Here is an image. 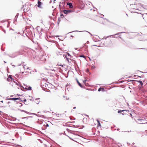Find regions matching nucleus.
I'll return each mask as SVG.
<instances>
[{
	"mask_svg": "<svg viewBox=\"0 0 147 147\" xmlns=\"http://www.w3.org/2000/svg\"><path fill=\"white\" fill-rule=\"evenodd\" d=\"M126 33V32H119L114 35H110V36H108L107 37H103V38L102 39H106L107 38L109 37H111V36H112V38H117V37H116V36H115L116 35H119V34H120V33Z\"/></svg>",
	"mask_w": 147,
	"mask_h": 147,
	"instance_id": "nucleus-1",
	"label": "nucleus"
},
{
	"mask_svg": "<svg viewBox=\"0 0 147 147\" xmlns=\"http://www.w3.org/2000/svg\"><path fill=\"white\" fill-rule=\"evenodd\" d=\"M37 4L38 7L41 8L42 7L41 5L42 4V3L40 2V1H39V0H38Z\"/></svg>",
	"mask_w": 147,
	"mask_h": 147,
	"instance_id": "nucleus-2",
	"label": "nucleus"
},
{
	"mask_svg": "<svg viewBox=\"0 0 147 147\" xmlns=\"http://www.w3.org/2000/svg\"><path fill=\"white\" fill-rule=\"evenodd\" d=\"M72 11L70 10H64L63 11V13L65 14H67L69 13H70Z\"/></svg>",
	"mask_w": 147,
	"mask_h": 147,
	"instance_id": "nucleus-3",
	"label": "nucleus"
},
{
	"mask_svg": "<svg viewBox=\"0 0 147 147\" xmlns=\"http://www.w3.org/2000/svg\"><path fill=\"white\" fill-rule=\"evenodd\" d=\"M67 5L69 6V7L70 8H72L73 7V6L71 3L67 2Z\"/></svg>",
	"mask_w": 147,
	"mask_h": 147,
	"instance_id": "nucleus-4",
	"label": "nucleus"
},
{
	"mask_svg": "<svg viewBox=\"0 0 147 147\" xmlns=\"http://www.w3.org/2000/svg\"><path fill=\"white\" fill-rule=\"evenodd\" d=\"M76 80L79 86H80L81 88H84V86L81 84V83L79 82L77 79L76 78Z\"/></svg>",
	"mask_w": 147,
	"mask_h": 147,
	"instance_id": "nucleus-5",
	"label": "nucleus"
},
{
	"mask_svg": "<svg viewBox=\"0 0 147 147\" xmlns=\"http://www.w3.org/2000/svg\"><path fill=\"white\" fill-rule=\"evenodd\" d=\"M18 15H19V13H17L16 15L15 16V18L14 19V21L13 22L15 24V21H16L17 19L18 16Z\"/></svg>",
	"mask_w": 147,
	"mask_h": 147,
	"instance_id": "nucleus-6",
	"label": "nucleus"
},
{
	"mask_svg": "<svg viewBox=\"0 0 147 147\" xmlns=\"http://www.w3.org/2000/svg\"><path fill=\"white\" fill-rule=\"evenodd\" d=\"M14 101H16V100H19L20 101L23 102L22 100L20 98H14Z\"/></svg>",
	"mask_w": 147,
	"mask_h": 147,
	"instance_id": "nucleus-7",
	"label": "nucleus"
},
{
	"mask_svg": "<svg viewBox=\"0 0 147 147\" xmlns=\"http://www.w3.org/2000/svg\"><path fill=\"white\" fill-rule=\"evenodd\" d=\"M124 111H129V110L127 111V110H119L118 111L117 113H122V112H123Z\"/></svg>",
	"mask_w": 147,
	"mask_h": 147,
	"instance_id": "nucleus-8",
	"label": "nucleus"
},
{
	"mask_svg": "<svg viewBox=\"0 0 147 147\" xmlns=\"http://www.w3.org/2000/svg\"><path fill=\"white\" fill-rule=\"evenodd\" d=\"M30 113L31 114H33V115H36V116H38V117H42V116H43V115H38V114H36V113Z\"/></svg>",
	"mask_w": 147,
	"mask_h": 147,
	"instance_id": "nucleus-9",
	"label": "nucleus"
},
{
	"mask_svg": "<svg viewBox=\"0 0 147 147\" xmlns=\"http://www.w3.org/2000/svg\"><path fill=\"white\" fill-rule=\"evenodd\" d=\"M39 99H40V98H37L36 99H35V100H36L35 102L37 104L39 103V102H40L39 100V101L38 100H39Z\"/></svg>",
	"mask_w": 147,
	"mask_h": 147,
	"instance_id": "nucleus-10",
	"label": "nucleus"
},
{
	"mask_svg": "<svg viewBox=\"0 0 147 147\" xmlns=\"http://www.w3.org/2000/svg\"><path fill=\"white\" fill-rule=\"evenodd\" d=\"M24 84V85L25 86H26L25 87H23L21 85H20V86H21L23 88L27 90V88H28V86H27L26 85H25Z\"/></svg>",
	"mask_w": 147,
	"mask_h": 147,
	"instance_id": "nucleus-11",
	"label": "nucleus"
},
{
	"mask_svg": "<svg viewBox=\"0 0 147 147\" xmlns=\"http://www.w3.org/2000/svg\"><path fill=\"white\" fill-rule=\"evenodd\" d=\"M8 78H9L10 79H11V81H14V79H13L11 77V75H9Z\"/></svg>",
	"mask_w": 147,
	"mask_h": 147,
	"instance_id": "nucleus-12",
	"label": "nucleus"
},
{
	"mask_svg": "<svg viewBox=\"0 0 147 147\" xmlns=\"http://www.w3.org/2000/svg\"><path fill=\"white\" fill-rule=\"evenodd\" d=\"M138 83H139L141 86H142L143 85V82L142 81H141L140 80H139L138 81Z\"/></svg>",
	"mask_w": 147,
	"mask_h": 147,
	"instance_id": "nucleus-13",
	"label": "nucleus"
},
{
	"mask_svg": "<svg viewBox=\"0 0 147 147\" xmlns=\"http://www.w3.org/2000/svg\"><path fill=\"white\" fill-rule=\"evenodd\" d=\"M6 98H7V100H13L14 101V98H9L7 97Z\"/></svg>",
	"mask_w": 147,
	"mask_h": 147,
	"instance_id": "nucleus-14",
	"label": "nucleus"
},
{
	"mask_svg": "<svg viewBox=\"0 0 147 147\" xmlns=\"http://www.w3.org/2000/svg\"><path fill=\"white\" fill-rule=\"evenodd\" d=\"M14 83L16 84L18 86H19L20 87H22L21 86H20V84H19V82L17 83V82H15L14 81Z\"/></svg>",
	"mask_w": 147,
	"mask_h": 147,
	"instance_id": "nucleus-15",
	"label": "nucleus"
},
{
	"mask_svg": "<svg viewBox=\"0 0 147 147\" xmlns=\"http://www.w3.org/2000/svg\"><path fill=\"white\" fill-rule=\"evenodd\" d=\"M101 89H102V91H104V89L103 88H101V87L98 90V91L99 92H100L101 91Z\"/></svg>",
	"mask_w": 147,
	"mask_h": 147,
	"instance_id": "nucleus-16",
	"label": "nucleus"
},
{
	"mask_svg": "<svg viewBox=\"0 0 147 147\" xmlns=\"http://www.w3.org/2000/svg\"><path fill=\"white\" fill-rule=\"evenodd\" d=\"M23 68L24 69H28L29 68L28 67H27V66H26V65H24L23 67Z\"/></svg>",
	"mask_w": 147,
	"mask_h": 147,
	"instance_id": "nucleus-17",
	"label": "nucleus"
},
{
	"mask_svg": "<svg viewBox=\"0 0 147 147\" xmlns=\"http://www.w3.org/2000/svg\"><path fill=\"white\" fill-rule=\"evenodd\" d=\"M32 89V88L30 86H29L27 88V90H31Z\"/></svg>",
	"mask_w": 147,
	"mask_h": 147,
	"instance_id": "nucleus-18",
	"label": "nucleus"
},
{
	"mask_svg": "<svg viewBox=\"0 0 147 147\" xmlns=\"http://www.w3.org/2000/svg\"><path fill=\"white\" fill-rule=\"evenodd\" d=\"M97 122H98V126H100L101 125L100 123V121L98 120H97Z\"/></svg>",
	"mask_w": 147,
	"mask_h": 147,
	"instance_id": "nucleus-19",
	"label": "nucleus"
},
{
	"mask_svg": "<svg viewBox=\"0 0 147 147\" xmlns=\"http://www.w3.org/2000/svg\"><path fill=\"white\" fill-rule=\"evenodd\" d=\"M37 59L38 60H42V58H40V57H38L37 58Z\"/></svg>",
	"mask_w": 147,
	"mask_h": 147,
	"instance_id": "nucleus-20",
	"label": "nucleus"
},
{
	"mask_svg": "<svg viewBox=\"0 0 147 147\" xmlns=\"http://www.w3.org/2000/svg\"><path fill=\"white\" fill-rule=\"evenodd\" d=\"M18 103L19 104V106L20 107H21L23 105L22 103Z\"/></svg>",
	"mask_w": 147,
	"mask_h": 147,
	"instance_id": "nucleus-21",
	"label": "nucleus"
},
{
	"mask_svg": "<svg viewBox=\"0 0 147 147\" xmlns=\"http://www.w3.org/2000/svg\"><path fill=\"white\" fill-rule=\"evenodd\" d=\"M60 18H58V20L57 22V23L58 24V25H59V22L60 21Z\"/></svg>",
	"mask_w": 147,
	"mask_h": 147,
	"instance_id": "nucleus-22",
	"label": "nucleus"
},
{
	"mask_svg": "<svg viewBox=\"0 0 147 147\" xmlns=\"http://www.w3.org/2000/svg\"><path fill=\"white\" fill-rule=\"evenodd\" d=\"M80 57H83L84 58L85 57V56L84 55H80Z\"/></svg>",
	"mask_w": 147,
	"mask_h": 147,
	"instance_id": "nucleus-23",
	"label": "nucleus"
},
{
	"mask_svg": "<svg viewBox=\"0 0 147 147\" xmlns=\"http://www.w3.org/2000/svg\"><path fill=\"white\" fill-rule=\"evenodd\" d=\"M67 55L69 57H71V56L69 53H67Z\"/></svg>",
	"mask_w": 147,
	"mask_h": 147,
	"instance_id": "nucleus-24",
	"label": "nucleus"
},
{
	"mask_svg": "<svg viewBox=\"0 0 147 147\" xmlns=\"http://www.w3.org/2000/svg\"><path fill=\"white\" fill-rule=\"evenodd\" d=\"M87 80H84L83 81V82L85 84V85L86 86H87L86 85V84L85 83L87 81Z\"/></svg>",
	"mask_w": 147,
	"mask_h": 147,
	"instance_id": "nucleus-25",
	"label": "nucleus"
},
{
	"mask_svg": "<svg viewBox=\"0 0 147 147\" xmlns=\"http://www.w3.org/2000/svg\"><path fill=\"white\" fill-rule=\"evenodd\" d=\"M142 6L144 8L146 9H147V7L145 5H142Z\"/></svg>",
	"mask_w": 147,
	"mask_h": 147,
	"instance_id": "nucleus-26",
	"label": "nucleus"
},
{
	"mask_svg": "<svg viewBox=\"0 0 147 147\" xmlns=\"http://www.w3.org/2000/svg\"><path fill=\"white\" fill-rule=\"evenodd\" d=\"M138 120L139 121H140V122H142L141 121H144V119H138Z\"/></svg>",
	"mask_w": 147,
	"mask_h": 147,
	"instance_id": "nucleus-27",
	"label": "nucleus"
},
{
	"mask_svg": "<svg viewBox=\"0 0 147 147\" xmlns=\"http://www.w3.org/2000/svg\"><path fill=\"white\" fill-rule=\"evenodd\" d=\"M29 9H28V8L26 10H25V8L24 9V11H24L25 12H27L29 10Z\"/></svg>",
	"mask_w": 147,
	"mask_h": 147,
	"instance_id": "nucleus-28",
	"label": "nucleus"
},
{
	"mask_svg": "<svg viewBox=\"0 0 147 147\" xmlns=\"http://www.w3.org/2000/svg\"><path fill=\"white\" fill-rule=\"evenodd\" d=\"M66 130L68 132H69L70 131H71V130L69 129H67Z\"/></svg>",
	"mask_w": 147,
	"mask_h": 147,
	"instance_id": "nucleus-29",
	"label": "nucleus"
},
{
	"mask_svg": "<svg viewBox=\"0 0 147 147\" xmlns=\"http://www.w3.org/2000/svg\"><path fill=\"white\" fill-rule=\"evenodd\" d=\"M65 58H66V60L68 61L69 62V58H68V57H67V56H66L65 57Z\"/></svg>",
	"mask_w": 147,
	"mask_h": 147,
	"instance_id": "nucleus-30",
	"label": "nucleus"
},
{
	"mask_svg": "<svg viewBox=\"0 0 147 147\" xmlns=\"http://www.w3.org/2000/svg\"><path fill=\"white\" fill-rule=\"evenodd\" d=\"M70 127H76V126L74 125H72L71 126H70Z\"/></svg>",
	"mask_w": 147,
	"mask_h": 147,
	"instance_id": "nucleus-31",
	"label": "nucleus"
},
{
	"mask_svg": "<svg viewBox=\"0 0 147 147\" xmlns=\"http://www.w3.org/2000/svg\"><path fill=\"white\" fill-rule=\"evenodd\" d=\"M71 131H71H70L69 133H71V134H74L75 135V133H72V131Z\"/></svg>",
	"mask_w": 147,
	"mask_h": 147,
	"instance_id": "nucleus-32",
	"label": "nucleus"
},
{
	"mask_svg": "<svg viewBox=\"0 0 147 147\" xmlns=\"http://www.w3.org/2000/svg\"><path fill=\"white\" fill-rule=\"evenodd\" d=\"M81 127L80 128V129H82L84 127V126L83 125L81 126Z\"/></svg>",
	"mask_w": 147,
	"mask_h": 147,
	"instance_id": "nucleus-33",
	"label": "nucleus"
},
{
	"mask_svg": "<svg viewBox=\"0 0 147 147\" xmlns=\"http://www.w3.org/2000/svg\"><path fill=\"white\" fill-rule=\"evenodd\" d=\"M81 127L80 128V129H82L84 127V126L83 125L81 126Z\"/></svg>",
	"mask_w": 147,
	"mask_h": 147,
	"instance_id": "nucleus-34",
	"label": "nucleus"
},
{
	"mask_svg": "<svg viewBox=\"0 0 147 147\" xmlns=\"http://www.w3.org/2000/svg\"><path fill=\"white\" fill-rule=\"evenodd\" d=\"M130 115L131 117L133 118L134 117V116L132 115L130 113Z\"/></svg>",
	"mask_w": 147,
	"mask_h": 147,
	"instance_id": "nucleus-35",
	"label": "nucleus"
},
{
	"mask_svg": "<svg viewBox=\"0 0 147 147\" xmlns=\"http://www.w3.org/2000/svg\"><path fill=\"white\" fill-rule=\"evenodd\" d=\"M45 85H42L43 86H45V87H46V85H47V84L46 83H45Z\"/></svg>",
	"mask_w": 147,
	"mask_h": 147,
	"instance_id": "nucleus-36",
	"label": "nucleus"
},
{
	"mask_svg": "<svg viewBox=\"0 0 147 147\" xmlns=\"http://www.w3.org/2000/svg\"><path fill=\"white\" fill-rule=\"evenodd\" d=\"M86 72L87 73H88V72H89V69H87L86 70Z\"/></svg>",
	"mask_w": 147,
	"mask_h": 147,
	"instance_id": "nucleus-37",
	"label": "nucleus"
},
{
	"mask_svg": "<svg viewBox=\"0 0 147 147\" xmlns=\"http://www.w3.org/2000/svg\"><path fill=\"white\" fill-rule=\"evenodd\" d=\"M84 45H85V48H86L88 47V46L87 45H86L85 44Z\"/></svg>",
	"mask_w": 147,
	"mask_h": 147,
	"instance_id": "nucleus-38",
	"label": "nucleus"
},
{
	"mask_svg": "<svg viewBox=\"0 0 147 147\" xmlns=\"http://www.w3.org/2000/svg\"><path fill=\"white\" fill-rule=\"evenodd\" d=\"M23 100V101H24V102H26V99H24Z\"/></svg>",
	"mask_w": 147,
	"mask_h": 147,
	"instance_id": "nucleus-39",
	"label": "nucleus"
},
{
	"mask_svg": "<svg viewBox=\"0 0 147 147\" xmlns=\"http://www.w3.org/2000/svg\"><path fill=\"white\" fill-rule=\"evenodd\" d=\"M46 126L47 127H48L49 125L48 123H46Z\"/></svg>",
	"mask_w": 147,
	"mask_h": 147,
	"instance_id": "nucleus-40",
	"label": "nucleus"
},
{
	"mask_svg": "<svg viewBox=\"0 0 147 147\" xmlns=\"http://www.w3.org/2000/svg\"><path fill=\"white\" fill-rule=\"evenodd\" d=\"M22 112H25V111L24 110H21V109H19Z\"/></svg>",
	"mask_w": 147,
	"mask_h": 147,
	"instance_id": "nucleus-41",
	"label": "nucleus"
},
{
	"mask_svg": "<svg viewBox=\"0 0 147 147\" xmlns=\"http://www.w3.org/2000/svg\"><path fill=\"white\" fill-rule=\"evenodd\" d=\"M121 114H122L123 115H125L126 114H125V113H121Z\"/></svg>",
	"mask_w": 147,
	"mask_h": 147,
	"instance_id": "nucleus-42",
	"label": "nucleus"
},
{
	"mask_svg": "<svg viewBox=\"0 0 147 147\" xmlns=\"http://www.w3.org/2000/svg\"><path fill=\"white\" fill-rule=\"evenodd\" d=\"M10 79L9 78H8L7 79V81H9L10 80Z\"/></svg>",
	"mask_w": 147,
	"mask_h": 147,
	"instance_id": "nucleus-43",
	"label": "nucleus"
},
{
	"mask_svg": "<svg viewBox=\"0 0 147 147\" xmlns=\"http://www.w3.org/2000/svg\"><path fill=\"white\" fill-rule=\"evenodd\" d=\"M86 31V32H88L92 36V34L89 32L87 31Z\"/></svg>",
	"mask_w": 147,
	"mask_h": 147,
	"instance_id": "nucleus-44",
	"label": "nucleus"
},
{
	"mask_svg": "<svg viewBox=\"0 0 147 147\" xmlns=\"http://www.w3.org/2000/svg\"><path fill=\"white\" fill-rule=\"evenodd\" d=\"M74 122H75V121H72V122H67V123H74Z\"/></svg>",
	"mask_w": 147,
	"mask_h": 147,
	"instance_id": "nucleus-45",
	"label": "nucleus"
},
{
	"mask_svg": "<svg viewBox=\"0 0 147 147\" xmlns=\"http://www.w3.org/2000/svg\"><path fill=\"white\" fill-rule=\"evenodd\" d=\"M25 112L26 113H29L28 112H27L26 111H25Z\"/></svg>",
	"mask_w": 147,
	"mask_h": 147,
	"instance_id": "nucleus-46",
	"label": "nucleus"
},
{
	"mask_svg": "<svg viewBox=\"0 0 147 147\" xmlns=\"http://www.w3.org/2000/svg\"><path fill=\"white\" fill-rule=\"evenodd\" d=\"M74 31L75 32H81V31H78V30L75 31Z\"/></svg>",
	"mask_w": 147,
	"mask_h": 147,
	"instance_id": "nucleus-47",
	"label": "nucleus"
},
{
	"mask_svg": "<svg viewBox=\"0 0 147 147\" xmlns=\"http://www.w3.org/2000/svg\"><path fill=\"white\" fill-rule=\"evenodd\" d=\"M146 123H147V122ZM144 123H140V124H144Z\"/></svg>",
	"mask_w": 147,
	"mask_h": 147,
	"instance_id": "nucleus-48",
	"label": "nucleus"
},
{
	"mask_svg": "<svg viewBox=\"0 0 147 147\" xmlns=\"http://www.w3.org/2000/svg\"><path fill=\"white\" fill-rule=\"evenodd\" d=\"M89 41H87V42H86V43H87V44H88V43H89Z\"/></svg>",
	"mask_w": 147,
	"mask_h": 147,
	"instance_id": "nucleus-49",
	"label": "nucleus"
},
{
	"mask_svg": "<svg viewBox=\"0 0 147 147\" xmlns=\"http://www.w3.org/2000/svg\"><path fill=\"white\" fill-rule=\"evenodd\" d=\"M12 63L11 64V65H12ZM12 66H14V67H15V65H12Z\"/></svg>",
	"mask_w": 147,
	"mask_h": 147,
	"instance_id": "nucleus-50",
	"label": "nucleus"
},
{
	"mask_svg": "<svg viewBox=\"0 0 147 147\" xmlns=\"http://www.w3.org/2000/svg\"><path fill=\"white\" fill-rule=\"evenodd\" d=\"M24 103L26 105H27L28 104V103H24Z\"/></svg>",
	"mask_w": 147,
	"mask_h": 147,
	"instance_id": "nucleus-51",
	"label": "nucleus"
},
{
	"mask_svg": "<svg viewBox=\"0 0 147 147\" xmlns=\"http://www.w3.org/2000/svg\"><path fill=\"white\" fill-rule=\"evenodd\" d=\"M79 126H79V125H77L76 126V127H78Z\"/></svg>",
	"mask_w": 147,
	"mask_h": 147,
	"instance_id": "nucleus-52",
	"label": "nucleus"
},
{
	"mask_svg": "<svg viewBox=\"0 0 147 147\" xmlns=\"http://www.w3.org/2000/svg\"><path fill=\"white\" fill-rule=\"evenodd\" d=\"M61 16H63V14H61Z\"/></svg>",
	"mask_w": 147,
	"mask_h": 147,
	"instance_id": "nucleus-53",
	"label": "nucleus"
},
{
	"mask_svg": "<svg viewBox=\"0 0 147 147\" xmlns=\"http://www.w3.org/2000/svg\"><path fill=\"white\" fill-rule=\"evenodd\" d=\"M3 31H4V33H6V31H5V30H3Z\"/></svg>",
	"mask_w": 147,
	"mask_h": 147,
	"instance_id": "nucleus-54",
	"label": "nucleus"
},
{
	"mask_svg": "<svg viewBox=\"0 0 147 147\" xmlns=\"http://www.w3.org/2000/svg\"><path fill=\"white\" fill-rule=\"evenodd\" d=\"M21 65V64H19L18 65V66H19L20 65Z\"/></svg>",
	"mask_w": 147,
	"mask_h": 147,
	"instance_id": "nucleus-55",
	"label": "nucleus"
},
{
	"mask_svg": "<svg viewBox=\"0 0 147 147\" xmlns=\"http://www.w3.org/2000/svg\"><path fill=\"white\" fill-rule=\"evenodd\" d=\"M95 66H93V67H92V68H95Z\"/></svg>",
	"mask_w": 147,
	"mask_h": 147,
	"instance_id": "nucleus-56",
	"label": "nucleus"
},
{
	"mask_svg": "<svg viewBox=\"0 0 147 147\" xmlns=\"http://www.w3.org/2000/svg\"><path fill=\"white\" fill-rule=\"evenodd\" d=\"M1 102H2V103H3V101L1 100Z\"/></svg>",
	"mask_w": 147,
	"mask_h": 147,
	"instance_id": "nucleus-57",
	"label": "nucleus"
},
{
	"mask_svg": "<svg viewBox=\"0 0 147 147\" xmlns=\"http://www.w3.org/2000/svg\"><path fill=\"white\" fill-rule=\"evenodd\" d=\"M145 48H141V49H145Z\"/></svg>",
	"mask_w": 147,
	"mask_h": 147,
	"instance_id": "nucleus-58",
	"label": "nucleus"
},
{
	"mask_svg": "<svg viewBox=\"0 0 147 147\" xmlns=\"http://www.w3.org/2000/svg\"><path fill=\"white\" fill-rule=\"evenodd\" d=\"M76 108V107H74L73 108V109H75Z\"/></svg>",
	"mask_w": 147,
	"mask_h": 147,
	"instance_id": "nucleus-59",
	"label": "nucleus"
},
{
	"mask_svg": "<svg viewBox=\"0 0 147 147\" xmlns=\"http://www.w3.org/2000/svg\"><path fill=\"white\" fill-rule=\"evenodd\" d=\"M4 62L5 63H6V62H7L6 61H4Z\"/></svg>",
	"mask_w": 147,
	"mask_h": 147,
	"instance_id": "nucleus-60",
	"label": "nucleus"
},
{
	"mask_svg": "<svg viewBox=\"0 0 147 147\" xmlns=\"http://www.w3.org/2000/svg\"><path fill=\"white\" fill-rule=\"evenodd\" d=\"M56 36V37H58L59 36Z\"/></svg>",
	"mask_w": 147,
	"mask_h": 147,
	"instance_id": "nucleus-61",
	"label": "nucleus"
},
{
	"mask_svg": "<svg viewBox=\"0 0 147 147\" xmlns=\"http://www.w3.org/2000/svg\"><path fill=\"white\" fill-rule=\"evenodd\" d=\"M10 102H8V104H9V103H10Z\"/></svg>",
	"mask_w": 147,
	"mask_h": 147,
	"instance_id": "nucleus-62",
	"label": "nucleus"
},
{
	"mask_svg": "<svg viewBox=\"0 0 147 147\" xmlns=\"http://www.w3.org/2000/svg\"><path fill=\"white\" fill-rule=\"evenodd\" d=\"M132 144H133V145H134V143L133 142V143H132Z\"/></svg>",
	"mask_w": 147,
	"mask_h": 147,
	"instance_id": "nucleus-63",
	"label": "nucleus"
},
{
	"mask_svg": "<svg viewBox=\"0 0 147 147\" xmlns=\"http://www.w3.org/2000/svg\"><path fill=\"white\" fill-rule=\"evenodd\" d=\"M22 74H23L24 73V72H22Z\"/></svg>",
	"mask_w": 147,
	"mask_h": 147,
	"instance_id": "nucleus-64",
	"label": "nucleus"
}]
</instances>
